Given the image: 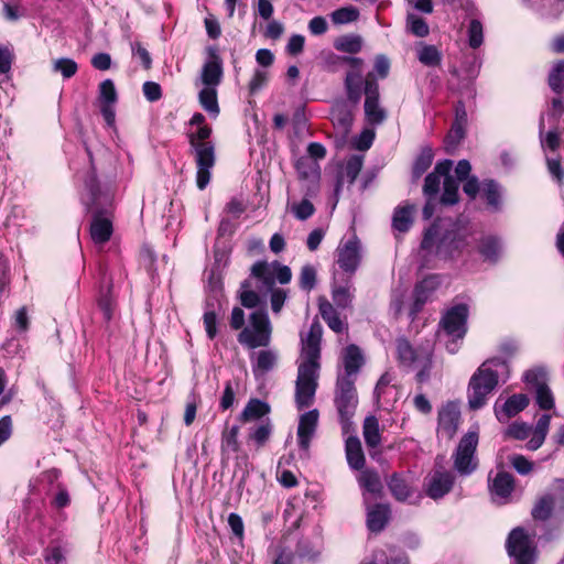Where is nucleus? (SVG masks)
I'll use <instances>...</instances> for the list:
<instances>
[{
  "label": "nucleus",
  "instance_id": "nucleus-1",
  "mask_svg": "<svg viewBox=\"0 0 564 564\" xmlns=\"http://www.w3.org/2000/svg\"><path fill=\"white\" fill-rule=\"evenodd\" d=\"M341 62L349 65L344 79L347 99L357 105L365 95V119L371 126L381 124L386 111L379 102V86L373 73L364 76V61L359 57L344 56Z\"/></svg>",
  "mask_w": 564,
  "mask_h": 564
},
{
  "label": "nucleus",
  "instance_id": "nucleus-2",
  "mask_svg": "<svg viewBox=\"0 0 564 564\" xmlns=\"http://www.w3.org/2000/svg\"><path fill=\"white\" fill-rule=\"evenodd\" d=\"M474 241L467 226L449 220L437 219L424 232L421 251L424 256H436L440 259H455L468 251Z\"/></svg>",
  "mask_w": 564,
  "mask_h": 564
},
{
  "label": "nucleus",
  "instance_id": "nucleus-3",
  "mask_svg": "<svg viewBox=\"0 0 564 564\" xmlns=\"http://www.w3.org/2000/svg\"><path fill=\"white\" fill-rule=\"evenodd\" d=\"M364 364V355H344L338 365L334 402L344 434L355 432L351 421L358 405L355 382Z\"/></svg>",
  "mask_w": 564,
  "mask_h": 564
},
{
  "label": "nucleus",
  "instance_id": "nucleus-4",
  "mask_svg": "<svg viewBox=\"0 0 564 564\" xmlns=\"http://www.w3.org/2000/svg\"><path fill=\"white\" fill-rule=\"evenodd\" d=\"M509 377V364L502 356H495L477 369L468 383L467 400L473 411L484 408L488 395L496 389L499 381Z\"/></svg>",
  "mask_w": 564,
  "mask_h": 564
},
{
  "label": "nucleus",
  "instance_id": "nucleus-5",
  "mask_svg": "<svg viewBox=\"0 0 564 564\" xmlns=\"http://www.w3.org/2000/svg\"><path fill=\"white\" fill-rule=\"evenodd\" d=\"M87 195L84 197V203L87 207L94 210V217L90 224V237L95 245L102 246L112 235L111 219L99 212V206H107L111 204V195L101 192L94 175H90L85 183Z\"/></svg>",
  "mask_w": 564,
  "mask_h": 564
},
{
  "label": "nucleus",
  "instance_id": "nucleus-6",
  "mask_svg": "<svg viewBox=\"0 0 564 564\" xmlns=\"http://www.w3.org/2000/svg\"><path fill=\"white\" fill-rule=\"evenodd\" d=\"M210 133L212 129L204 124L197 127V131L188 135L189 144L195 152L196 184L199 189H204L209 184L210 171L216 162L214 144L207 141Z\"/></svg>",
  "mask_w": 564,
  "mask_h": 564
},
{
  "label": "nucleus",
  "instance_id": "nucleus-7",
  "mask_svg": "<svg viewBox=\"0 0 564 564\" xmlns=\"http://www.w3.org/2000/svg\"><path fill=\"white\" fill-rule=\"evenodd\" d=\"M319 356L307 355V358L299 364L295 381V404L297 410L308 408L314 402L321 369Z\"/></svg>",
  "mask_w": 564,
  "mask_h": 564
},
{
  "label": "nucleus",
  "instance_id": "nucleus-8",
  "mask_svg": "<svg viewBox=\"0 0 564 564\" xmlns=\"http://www.w3.org/2000/svg\"><path fill=\"white\" fill-rule=\"evenodd\" d=\"M272 325L263 311L250 314L247 325L238 335V341L248 349L267 347L270 344Z\"/></svg>",
  "mask_w": 564,
  "mask_h": 564
},
{
  "label": "nucleus",
  "instance_id": "nucleus-9",
  "mask_svg": "<svg viewBox=\"0 0 564 564\" xmlns=\"http://www.w3.org/2000/svg\"><path fill=\"white\" fill-rule=\"evenodd\" d=\"M335 256L340 270L349 276L356 273L362 261L364 247L355 230L340 239Z\"/></svg>",
  "mask_w": 564,
  "mask_h": 564
},
{
  "label": "nucleus",
  "instance_id": "nucleus-10",
  "mask_svg": "<svg viewBox=\"0 0 564 564\" xmlns=\"http://www.w3.org/2000/svg\"><path fill=\"white\" fill-rule=\"evenodd\" d=\"M478 432L468 431L459 441L453 454L454 468L462 476H468L477 468L476 449Z\"/></svg>",
  "mask_w": 564,
  "mask_h": 564
},
{
  "label": "nucleus",
  "instance_id": "nucleus-11",
  "mask_svg": "<svg viewBox=\"0 0 564 564\" xmlns=\"http://www.w3.org/2000/svg\"><path fill=\"white\" fill-rule=\"evenodd\" d=\"M506 549L516 564H534L535 546L532 538L521 527L514 528L508 535Z\"/></svg>",
  "mask_w": 564,
  "mask_h": 564
},
{
  "label": "nucleus",
  "instance_id": "nucleus-12",
  "mask_svg": "<svg viewBox=\"0 0 564 564\" xmlns=\"http://www.w3.org/2000/svg\"><path fill=\"white\" fill-rule=\"evenodd\" d=\"M468 306L464 303L456 304L446 310L440 321V329L453 343L464 338L467 332Z\"/></svg>",
  "mask_w": 564,
  "mask_h": 564
},
{
  "label": "nucleus",
  "instance_id": "nucleus-13",
  "mask_svg": "<svg viewBox=\"0 0 564 564\" xmlns=\"http://www.w3.org/2000/svg\"><path fill=\"white\" fill-rule=\"evenodd\" d=\"M524 381L535 393V402L542 410H551L554 406L553 393L546 384L547 373L543 368H534L525 371Z\"/></svg>",
  "mask_w": 564,
  "mask_h": 564
},
{
  "label": "nucleus",
  "instance_id": "nucleus-14",
  "mask_svg": "<svg viewBox=\"0 0 564 564\" xmlns=\"http://www.w3.org/2000/svg\"><path fill=\"white\" fill-rule=\"evenodd\" d=\"M454 481L455 477L451 471L435 468L426 475L423 490L429 498L440 500L452 490Z\"/></svg>",
  "mask_w": 564,
  "mask_h": 564
},
{
  "label": "nucleus",
  "instance_id": "nucleus-15",
  "mask_svg": "<svg viewBox=\"0 0 564 564\" xmlns=\"http://www.w3.org/2000/svg\"><path fill=\"white\" fill-rule=\"evenodd\" d=\"M460 423L459 405L448 401L438 410L437 433L441 437L453 438Z\"/></svg>",
  "mask_w": 564,
  "mask_h": 564
},
{
  "label": "nucleus",
  "instance_id": "nucleus-16",
  "mask_svg": "<svg viewBox=\"0 0 564 564\" xmlns=\"http://www.w3.org/2000/svg\"><path fill=\"white\" fill-rule=\"evenodd\" d=\"M252 274L263 281L264 284L271 286L274 281L286 284L291 281L292 272L286 265L279 262L265 263L257 262L252 265Z\"/></svg>",
  "mask_w": 564,
  "mask_h": 564
},
{
  "label": "nucleus",
  "instance_id": "nucleus-17",
  "mask_svg": "<svg viewBox=\"0 0 564 564\" xmlns=\"http://www.w3.org/2000/svg\"><path fill=\"white\" fill-rule=\"evenodd\" d=\"M319 413L316 409L310 410L299 419L297 443L300 449L308 456L311 441L314 437L318 425Z\"/></svg>",
  "mask_w": 564,
  "mask_h": 564
},
{
  "label": "nucleus",
  "instance_id": "nucleus-18",
  "mask_svg": "<svg viewBox=\"0 0 564 564\" xmlns=\"http://www.w3.org/2000/svg\"><path fill=\"white\" fill-rule=\"evenodd\" d=\"M442 276L431 274L420 281L413 291V305L411 307V316L414 317L431 299L432 294L440 288Z\"/></svg>",
  "mask_w": 564,
  "mask_h": 564
},
{
  "label": "nucleus",
  "instance_id": "nucleus-19",
  "mask_svg": "<svg viewBox=\"0 0 564 564\" xmlns=\"http://www.w3.org/2000/svg\"><path fill=\"white\" fill-rule=\"evenodd\" d=\"M358 484L364 490L365 505L375 502L378 498L382 497L383 485L379 474L373 469H362L357 477Z\"/></svg>",
  "mask_w": 564,
  "mask_h": 564
},
{
  "label": "nucleus",
  "instance_id": "nucleus-20",
  "mask_svg": "<svg viewBox=\"0 0 564 564\" xmlns=\"http://www.w3.org/2000/svg\"><path fill=\"white\" fill-rule=\"evenodd\" d=\"M223 64L220 57L216 54V50L209 48V58L204 63L198 82L204 87H215L221 83Z\"/></svg>",
  "mask_w": 564,
  "mask_h": 564
},
{
  "label": "nucleus",
  "instance_id": "nucleus-21",
  "mask_svg": "<svg viewBox=\"0 0 564 564\" xmlns=\"http://www.w3.org/2000/svg\"><path fill=\"white\" fill-rule=\"evenodd\" d=\"M529 404V398L519 393L508 398L502 404L499 401L495 404V415L501 423L508 422L511 417L523 411Z\"/></svg>",
  "mask_w": 564,
  "mask_h": 564
},
{
  "label": "nucleus",
  "instance_id": "nucleus-22",
  "mask_svg": "<svg viewBox=\"0 0 564 564\" xmlns=\"http://www.w3.org/2000/svg\"><path fill=\"white\" fill-rule=\"evenodd\" d=\"M330 119L336 131L345 139L350 132L354 122L351 107L345 101L336 102L330 110Z\"/></svg>",
  "mask_w": 564,
  "mask_h": 564
},
{
  "label": "nucleus",
  "instance_id": "nucleus-23",
  "mask_svg": "<svg viewBox=\"0 0 564 564\" xmlns=\"http://www.w3.org/2000/svg\"><path fill=\"white\" fill-rule=\"evenodd\" d=\"M453 167V161L443 160L438 162L434 171L429 173L425 177L423 185V193L425 197L436 198L440 191L442 177H446Z\"/></svg>",
  "mask_w": 564,
  "mask_h": 564
},
{
  "label": "nucleus",
  "instance_id": "nucleus-24",
  "mask_svg": "<svg viewBox=\"0 0 564 564\" xmlns=\"http://www.w3.org/2000/svg\"><path fill=\"white\" fill-rule=\"evenodd\" d=\"M489 488L494 501L499 503H506L511 492L513 491L514 479L512 475L505 471H500L491 480Z\"/></svg>",
  "mask_w": 564,
  "mask_h": 564
},
{
  "label": "nucleus",
  "instance_id": "nucleus-25",
  "mask_svg": "<svg viewBox=\"0 0 564 564\" xmlns=\"http://www.w3.org/2000/svg\"><path fill=\"white\" fill-rule=\"evenodd\" d=\"M367 507V528L371 533L381 532L388 522V505L370 502Z\"/></svg>",
  "mask_w": 564,
  "mask_h": 564
},
{
  "label": "nucleus",
  "instance_id": "nucleus-26",
  "mask_svg": "<svg viewBox=\"0 0 564 564\" xmlns=\"http://www.w3.org/2000/svg\"><path fill=\"white\" fill-rule=\"evenodd\" d=\"M346 459L348 466L354 470H362L365 467V454L361 442L356 435L347 437L345 443Z\"/></svg>",
  "mask_w": 564,
  "mask_h": 564
},
{
  "label": "nucleus",
  "instance_id": "nucleus-27",
  "mask_svg": "<svg viewBox=\"0 0 564 564\" xmlns=\"http://www.w3.org/2000/svg\"><path fill=\"white\" fill-rule=\"evenodd\" d=\"M430 355H399L400 364L403 366H409L412 370L417 368V365H422V369L417 370L416 379L420 382H423L427 376L431 367Z\"/></svg>",
  "mask_w": 564,
  "mask_h": 564
},
{
  "label": "nucleus",
  "instance_id": "nucleus-28",
  "mask_svg": "<svg viewBox=\"0 0 564 564\" xmlns=\"http://www.w3.org/2000/svg\"><path fill=\"white\" fill-rule=\"evenodd\" d=\"M481 194L491 212H499L501 209V188L496 181H484L481 183Z\"/></svg>",
  "mask_w": 564,
  "mask_h": 564
},
{
  "label": "nucleus",
  "instance_id": "nucleus-29",
  "mask_svg": "<svg viewBox=\"0 0 564 564\" xmlns=\"http://www.w3.org/2000/svg\"><path fill=\"white\" fill-rule=\"evenodd\" d=\"M362 434L365 442L369 447L370 456L375 457L372 449L376 448L381 442L379 423L376 416L370 415L365 419Z\"/></svg>",
  "mask_w": 564,
  "mask_h": 564
},
{
  "label": "nucleus",
  "instance_id": "nucleus-30",
  "mask_svg": "<svg viewBox=\"0 0 564 564\" xmlns=\"http://www.w3.org/2000/svg\"><path fill=\"white\" fill-rule=\"evenodd\" d=\"M319 313L328 327L335 333H341L345 329V324L340 319L333 304L328 301L324 300L319 302Z\"/></svg>",
  "mask_w": 564,
  "mask_h": 564
},
{
  "label": "nucleus",
  "instance_id": "nucleus-31",
  "mask_svg": "<svg viewBox=\"0 0 564 564\" xmlns=\"http://www.w3.org/2000/svg\"><path fill=\"white\" fill-rule=\"evenodd\" d=\"M416 57L423 65L434 67L441 64L442 53L435 45L421 43L416 47Z\"/></svg>",
  "mask_w": 564,
  "mask_h": 564
},
{
  "label": "nucleus",
  "instance_id": "nucleus-32",
  "mask_svg": "<svg viewBox=\"0 0 564 564\" xmlns=\"http://www.w3.org/2000/svg\"><path fill=\"white\" fill-rule=\"evenodd\" d=\"M323 328L319 323L314 322L305 336L302 337L304 352H319Z\"/></svg>",
  "mask_w": 564,
  "mask_h": 564
},
{
  "label": "nucleus",
  "instance_id": "nucleus-33",
  "mask_svg": "<svg viewBox=\"0 0 564 564\" xmlns=\"http://www.w3.org/2000/svg\"><path fill=\"white\" fill-rule=\"evenodd\" d=\"M198 100L204 110L207 111L212 117L216 118L219 115L217 88L203 87L198 94Z\"/></svg>",
  "mask_w": 564,
  "mask_h": 564
},
{
  "label": "nucleus",
  "instance_id": "nucleus-34",
  "mask_svg": "<svg viewBox=\"0 0 564 564\" xmlns=\"http://www.w3.org/2000/svg\"><path fill=\"white\" fill-rule=\"evenodd\" d=\"M269 412L270 406L268 403L259 399H251L241 413V420L245 422L258 420L267 415Z\"/></svg>",
  "mask_w": 564,
  "mask_h": 564
},
{
  "label": "nucleus",
  "instance_id": "nucleus-35",
  "mask_svg": "<svg viewBox=\"0 0 564 564\" xmlns=\"http://www.w3.org/2000/svg\"><path fill=\"white\" fill-rule=\"evenodd\" d=\"M434 159V153L432 148L424 147L422 148L420 154L416 156L413 167H412V177L413 180H419L432 165Z\"/></svg>",
  "mask_w": 564,
  "mask_h": 564
},
{
  "label": "nucleus",
  "instance_id": "nucleus-36",
  "mask_svg": "<svg viewBox=\"0 0 564 564\" xmlns=\"http://www.w3.org/2000/svg\"><path fill=\"white\" fill-rule=\"evenodd\" d=\"M334 46L339 52L356 54L362 48V37L356 34L343 35L335 40Z\"/></svg>",
  "mask_w": 564,
  "mask_h": 564
},
{
  "label": "nucleus",
  "instance_id": "nucleus-37",
  "mask_svg": "<svg viewBox=\"0 0 564 564\" xmlns=\"http://www.w3.org/2000/svg\"><path fill=\"white\" fill-rule=\"evenodd\" d=\"M413 223V207L405 206L397 208L393 213L392 226L399 232H404L410 229Z\"/></svg>",
  "mask_w": 564,
  "mask_h": 564
},
{
  "label": "nucleus",
  "instance_id": "nucleus-38",
  "mask_svg": "<svg viewBox=\"0 0 564 564\" xmlns=\"http://www.w3.org/2000/svg\"><path fill=\"white\" fill-rule=\"evenodd\" d=\"M459 182L452 175H447L443 182V194L441 202L444 205H454L458 202Z\"/></svg>",
  "mask_w": 564,
  "mask_h": 564
},
{
  "label": "nucleus",
  "instance_id": "nucleus-39",
  "mask_svg": "<svg viewBox=\"0 0 564 564\" xmlns=\"http://www.w3.org/2000/svg\"><path fill=\"white\" fill-rule=\"evenodd\" d=\"M332 297L338 307L346 308L350 306L354 299V288L351 283L347 282L343 286H334Z\"/></svg>",
  "mask_w": 564,
  "mask_h": 564
},
{
  "label": "nucleus",
  "instance_id": "nucleus-40",
  "mask_svg": "<svg viewBox=\"0 0 564 564\" xmlns=\"http://www.w3.org/2000/svg\"><path fill=\"white\" fill-rule=\"evenodd\" d=\"M479 252L488 261H496L501 252L500 241L495 237H486L479 245Z\"/></svg>",
  "mask_w": 564,
  "mask_h": 564
},
{
  "label": "nucleus",
  "instance_id": "nucleus-41",
  "mask_svg": "<svg viewBox=\"0 0 564 564\" xmlns=\"http://www.w3.org/2000/svg\"><path fill=\"white\" fill-rule=\"evenodd\" d=\"M468 45L477 50L484 43V26L478 19H471L467 26Z\"/></svg>",
  "mask_w": 564,
  "mask_h": 564
},
{
  "label": "nucleus",
  "instance_id": "nucleus-42",
  "mask_svg": "<svg viewBox=\"0 0 564 564\" xmlns=\"http://www.w3.org/2000/svg\"><path fill=\"white\" fill-rule=\"evenodd\" d=\"M239 426L232 425L229 429H226L221 435V451L223 453H237L239 451V442H238Z\"/></svg>",
  "mask_w": 564,
  "mask_h": 564
},
{
  "label": "nucleus",
  "instance_id": "nucleus-43",
  "mask_svg": "<svg viewBox=\"0 0 564 564\" xmlns=\"http://www.w3.org/2000/svg\"><path fill=\"white\" fill-rule=\"evenodd\" d=\"M359 17L357 8L349 6L332 12L330 19L334 24H347L356 21Z\"/></svg>",
  "mask_w": 564,
  "mask_h": 564
},
{
  "label": "nucleus",
  "instance_id": "nucleus-44",
  "mask_svg": "<svg viewBox=\"0 0 564 564\" xmlns=\"http://www.w3.org/2000/svg\"><path fill=\"white\" fill-rule=\"evenodd\" d=\"M390 491L400 501H405L411 496L410 486L397 475L390 476Z\"/></svg>",
  "mask_w": 564,
  "mask_h": 564
},
{
  "label": "nucleus",
  "instance_id": "nucleus-45",
  "mask_svg": "<svg viewBox=\"0 0 564 564\" xmlns=\"http://www.w3.org/2000/svg\"><path fill=\"white\" fill-rule=\"evenodd\" d=\"M554 499L552 496L546 495L542 497L534 508L532 509V516L536 520H546L553 510Z\"/></svg>",
  "mask_w": 564,
  "mask_h": 564
},
{
  "label": "nucleus",
  "instance_id": "nucleus-46",
  "mask_svg": "<svg viewBox=\"0 0 564 564\" xmlns=\"http://www.w3.org/2000/svg\"><path fill=\"white\" fill-rule=\"evenodd\" d=\"M406 28L412 34L419 37H424L429 35L430 32V28L425 20L414 13L408 14Z\"/></svg>",
  "mask_w": 564,
  "mask_h": 564
},
{
  "label": "nucleus",
  "instance_id": "nucleus-47",
  "mask_svg": "<svg viewBox=\"0 0 564 564\" xmlns=\"http://www.w3.org/2000/svg\"><path fill=\"white\" fill-rule=\"evenodd\" d=\"M362 156L361 155H352L347 161L341 178H346L348 183H354L357 176L359 175L362 167Z\"/></svg>",
  "mask_w": 564,
  "mask_h": 564
},
{
  "label": "nucleus",
  "instance_id": "nucleus-48",
  "mask_svg": "<svg viewBox=\"0 0 564 564\" xmlns=\"http://www.w3.org/2000/svg\"><path fill=\"white\" fill-rule=\"evenodd\" d=\"M549 85L555 93L564 89V61L557 62L549 75Z\"/></svg>",
  "mask_w": 564,
  "mask_h": 564
},
{
  "label": "nucleus",
  "instance_id": "nucleus-49",
  "mask_svg": "<svg viewBox=\"0 0 564 564\" xmlns=\"http://www.w3.org/2000/svg\"><path fill=\"white\" fill-rule=\"evenodd\" d=\"M99 100L101 105L116 104L117 90L111 79H105L99 85Z\"/></svg>",
  "mask_w": 564,
  "mask_h": 564
},
{
  "label": "nucleus",
  "instance_id": "nucleus-50",
  "mask_svg": "<svg viewBox=\"0 0 564 564\" xmlns=\"http://www.w3.org/2000/svg\"><path fill=\"white\" fill-rule=\"evenodd\" d=\"M271 433L272 424L269 420H265L256 429H253V431L250 433V438H252L258 444V446H263L270 438Z\"/></svg>",
  "mask_w": 564,
  "mask_h": 564
},
{
  "label": "nucleus",
  "instance_id": "nucleus-51",
  "mask_svg": "<svg viewBox=\"0 0 564 564\" xmlns=\"http://www.w3.org/2000/svg\"><path fill=\"white\" fill-rule=\"evenodd\" d=\"M299 283L301 289L307 292L314 289L316 284V270L313 265L305 264L302 268Z\"/></svg>",
  "mask_w": 564,
  "mask_h": 564
},
{
  "label": "nucleus",
  "instance_id": "nucleus-52",
  "mask_svg": "<svg viewBox=\"0 0 564 564\" xmlns=\"http://www.w3.org/2000/svg\"><path fill=\"white\" fill-rule=\"evenodd\" d=\"M275 365V355H258L253 364V372L256 377L265 375Z\"/></svg>",
  "mask_w": 564,
  "mask_h": 564
},
{
  "label": "nucleus",
  "instance_id": "nucleus-53",
  "mask_svg": "<svg viewBox=\"0 0 564 564\" xmlns=\"http://www.w3.org/2000/svg\"><path fill=\"white\" fill-rule=\"evenodd\" d=\"M77 68L76 62L72 58H58L53 63V69L59 72L64 78L73 77Z\"/></svg>",
  "mask_w": 564,
  "mask_h": 564
},
{
  "label": "nucleus",
  "instance_id": "nucleus-54",
  "mask_svg": "<svg viewBox=\"0 0 564 564\" xmlns=\"http://www.w3.org/2000/svg\"><path fill=\"white\" fill-rule=\"evenodd\" d=\"M532 427L524 422H513L506 431V435L516 440H525L530 436Z\"/></svg>",
  "mask_w": 564,
  "mask_h": 564
},
{
  "label": "nucleus",
  "instance_id": "nucleus-55",
  "mask_svg": "<svg viewBox=\"0 0 564 564\" xmlns=\"http://www.w3.org/2000/svg\"><path fill=\"white\" fill-rule=\"evenodd\" d=\"M291 210L297 219L306 220L314 214L315 208L308 199H302L300 203L293 204Z\"/></svg>",
  "mask_w": 564,
  "mask_h": 564
},
{
  "label": "nucleus",
  "instance_id": "nucleus-56",
  "mask_svg": "<svg viewBox=\"0 0 564 564\" xmlns=\"http://www.w3.org/2000/svg\"><path fill=\"white\" fill-rule=\"evenodd\" d=\"M375 139V131L370 128H366L361 133L352 139V145L359 151L368 150Z\"/></svg>",
  "mask_w": 564,
  "mask_h": 564
},
{
  "label": "nucleus",
  "instance_id": "nucleus-57",
  "mask_svg": "<svg viewBox=\"0 0 564 564\" xmlns=\"http://www.w3.org/2000/svg\"><path fill=\"white\" fill-rule=\"evenodd\" d=\"M543 119L540 121V139H541V145L543 149H550L552 151H555L560 145V137L556 131H549L543 137Z\"/></svg>",
  "mask_w": 564,
  "mask_h": 564
},
{
  "label": "nucleus",
  "instance_id": "nucleus-58",
  "mask_svg": "<svg viewBox=\"0 0 564 564\" xmlns=\"http://www.w3.org/2000/svg\"><path fill=\"white\" fill-rule=\"evenodd\" d=\"M510 464L520 475H528L533 469V463L523 455L514 454L510 456Z\"/></svg>",
  "mask_w": 564,
  "mask_h": 564
},
{
  "label": "nucleus",
  "instance_id": "nucleus-59",
  "mask_svg": "<svg viewBox=\"0 0 564 564\" xmlns=\"http://www.w3.org/2000/svg\"><path fill=\"white\" fill-rule=\"evenodd\" d=\"M46 564H62L65 560V550L61 545H51L44 551Z\"/></svg>",
  "mask_w": 564,
  "mask_h": 564
},
{
  "label": "nucleus",
  "instance_id": "nucleus-60",
  "mask_svg": "<svg viewBox=\"0 0 564 564\" xmlns=\"http://www.w3.org/2000/svg\"><path fill=\"white\" fill-rule=\"evenodd\" d=\"M466 124L453 122V126L446 137L447 148H455L465 137Z\"/></svg>",
  "mask_w": 564,
  "mask_h": 564
},
{
  "label": "nucleus",
  "instance_id": "nucleus-61",
  "mask_svg": "<svg viewBox=\"0 0 564 564\" xmlns=\"http://www.w3.org/2000/svg\"><path fill=\"white\" fill-rule=\"evenodd\" d=\"M204 327L209 339L217 335L218 317L213 310H207L204 313Z\"/></svg>",
  "mask_w": 564,
  "mask_h": 564
},
{
  "label": "nucleus",
  "instance_id": "nucleus-62",
  "mask_svg": "<svg viewBox=\"0 0 564 564\" xmlns=\"http://www.w3.org/2000/svg\"><path fill=\"white\" fill-rule=\"evenodd\" d=\"M29 325L30 318L28 315V310L25 306H22L17 310L13 315V327L19 332L24 333L29 329Z\"/></svg>",
  "mask_w": 564,
  "mask_h": 564
},
{
  "label": "nucleus",
  "instance_id": "nucleus-63",
  "mask_svg": "<svg viewBox=\"0 0 564 564\" xmlns=\"http://www.w3.org/2000/svg\"><path fill=\"white\" fill-rule=\"evenodd\" d=\"M14 53L9 46L0 45V74H8L11 70Z\"/></svg>",
  "mask_w": 564,
  "mask_h": 564
},
{
  "label": "nucleus",
  "instance_id": "nucleus-64",
  "mask_svg": "<svg viewBox=\"0 0 564 564\" xmlns=\"http://www.w3.org/2000/svg\"><path fill=\"white\" fill-rule=\"evenodd\" d=\"M249 286L248 282H243L241 288L243 289L240 292V302L245 307L253 308L259 303V295L251 290H248Z\"/></svg>",
  "mask_w": 564,
  "mask_h": 564
}]
</instances>
